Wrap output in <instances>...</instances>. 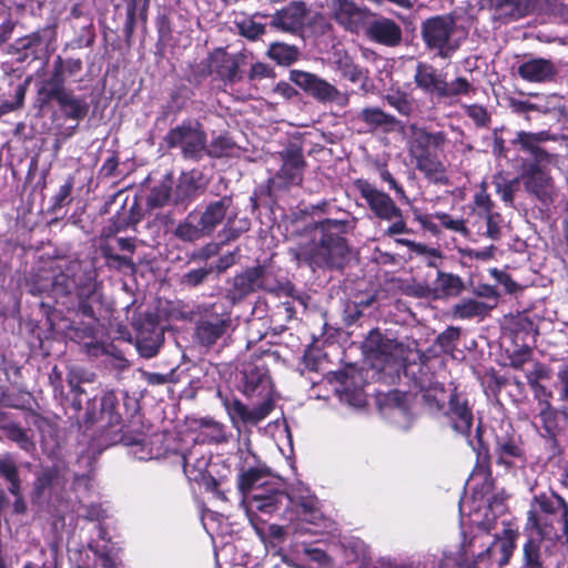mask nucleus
Returning a JSON list of instances; mask_svg holds the SVG:
<instances>
[{"mask_svg":"<svg viewBox=\"0 0 568 568\" xmlns=\"http://www.w3.org/2000/svg\"><path fill=\"white\" fill-rule=\"evenodd\" d=\"M358 119L365 122L371 130L382 126L388 128L395 124V118L378 108L363 109L358 114Z\"/></svg>","mask_w":568,"mask_h":568,"instance_id":"36","label":"nucleus"},{"mask_svg":"<svg viewBox=\"0 0 568 568\" xmlns=\"http://www.w3.org/2000/svg\"><path fill=\"white\" fill-rule=\"evenodd\" d=\"M422 376L415 381V386L423 394V398L429 404L437 408H442L445 400H449L452 393H457L456 388L450 384L448 388H445L443 383L438 382L433 375L423 373V368H418Z\"/></svg>","mask_w":568,"mask_h":568,"instance_id":"13","label":"nucleus"},{"mask_svg":"<svg viewBox=\"0 0 568 568\" xmlns=\"http://www.w3.org/2000/svg\"><path fill=\"white\" fill-rule=\"evenodd\" d=\"M265 288H268L267 272L260 265L235 275L227 295L235 303L257 290Z\"/></svg>","mask_w":568,"mask_h":568,"instance_id":"10","label":"nucleus"},{"mask_svg":"<svg viewBox=\"0 0 568 568\" xmlns=\"http://www.w3.org/2000/svg\"><path fill=\"white\" fill-rule=\"evenodd\" d=\"M201 433L197 439L210 443H222L226 439L223 426L212 419H202L200 422Z\"/></svg>","mask_w":568,"mask_h":568,"instance_id":"39","label":"nucleus"},{"mask_svg":"<svg viewBox=\"0 0 568 568\" xmlns=\"http://www.w3.org/2000/svg\"><path fill=\"white\" fill-rule=\"evenodd\" d=\"M225 408L233 423H247L248 408L240 400L225 402Z\"/></svg>","mask_w":568,"mask_h":568,"instance_id":"50","label":"nucleus"},{"mask_svg":"<svg viewBox=\"0 0 568 568\" xmlns=\"http://www.w3.org/2000/svg\"><path fill=\"white\" fill-rule=\"evenodd\" d=\"M435 217L440 222V224L444 227L464 235L468 234V229L466 227L464 220L453 219L447 213H436Z\"/></svg>","mask_w":568,"mask_h":568,"instance_id":"52","label":"nucleus"},{"mask_svg":"<svg viewBox=\"0 0 568 568\" xmlns=\"http://www.w3.org/2000/svg\"><path fill=\"white\" fill-rule=\"evenodd\" d=\"M465 113L474 121L477 126H488L490 115L487 110L478 104L465 105Z\"/></svg>","mask_w":568,"mask_h":568,"instance_id":"49","label":"nucleus"},{"mask_svg":"<svg viewBox=\"0 0 568 568\" xmlns=\"http://www.w3.org/2000/svg\"><path fill=\"white\" fill-rule=\"evenodd\" d=\"M546 140H548V134L546 132L530 133V132L520 131L517 133L514 142L519 144L523 150L532 154L535 156L536 161L539 163L542 161H549V159H550V155L547 154L539 146L540 143H542Z\"/></svg>","mask_w":568,"mask_h":568,"instance_id":"24","label":"nucleus"},{"mask_svg":"<svg viewBox=\"0 0 568 568\" xmlns=\"http://www.w3.org/2000/svg\"><path fill=\"white\" fill-rule=\"evenodd\" d=\"M272 408V403L270 400H265L253 409H248L247 423L257 424L271 413Z\"/></svg>","mask_w":568,"mask_h":568,"instance_id":"57","label":"nucleus"},{"mask_svg":"<svg viewBox=\"0 0 568 568\" xmlns=\"http://www.w3.org/2000/svg\"><path fill=\"white\" fill-rule=\"evenodd\" d=\"M537 4L538 0H497L499 14L514 20L529 14Z\"/></svg>","mask_w":568,"mask_h":568,"instance_id":"27","label":"nucleus"},{"mask_svg":"<svg viewBox=\"0 0 568 568\" xmlns=\"http://www.w3.org/2000/svg\"><path fill=\"white\" fill-rule=\"evenodd\" d=\"M496 520L495 515L489 510L485 514V520L478 523V528L487 534H493L494 541L487 549L477 556V560H483L486 557H491L497 550L500 552L498 562L500 566L507 565L515 549V539L517 537V529L510 525H506L503 520Z\"/></svg>","mask_w":568,"mask_h":568,"instance_id":"5","label":"nucleus"},{"mask_svg":"<svg viewBox=\"0 0 568 568\" xmlns=\"http://www.w3.org/2000/svg\"><path fill=\"white\" fill-rule=\"evenodd\" d=\"M420 248H416L415 254L422 256L426 264L432 267H437L443 254L438 248L427 246L419 243Z\"/></svg>","mask_w":568,"mask_h":568,"instance_id":"53","label":"nucleus"},{"mask_svg":"<svg viewBox=\"0 0 568 568\" xmlns=\"http://www.w3.org/2000/svg\"><path fill=\"white\" fill-rule=\"evenodd\" d=\"M231 149L232 143L227 138L217 136L206 146V153L211 156L221 158L226 155Z\"/></svg>","mask_w":568,"mask_h":568,"instance_id":"54","label":"nucleus"},{"mask_svg":"<svg viewBox=\"0 0 568 568\" xmlns=\"http://www.w3.org/2000/svg\"><path fill=\"white\" fill-rule=\"evenodd\" d=\"M312 22V11L303 1H293L271 17V26L288 33H298Z\"/></svg>","mask_w":568,"mask_h":568,"instance_id":"8","label":"nucleus"},{"mask_svg":"<svg viewBox=\"0 0 568 568\" xmlns=\"http://www.w3.org/2000/svg\"><path fill=\"white\" fill-rule=\"evenodd\" d=\"M290 79L301 89L321 102H334L338 105H345L348 101L346 94L342 93L326 80L313 73L301 70H292Z\"/></svg>","mask_w":568,"mask_h":568,"instance_id":"7","label":"nucleus"},{"mask_svg":"<svg viewBox=\"0 0 568 568\" xmlns=\"http://www.w3.org/2000/svg\"><path fill=\"white\" fill-rule=\"evenodd\" d=\"M229 324V318L217 316L203 320L196 327V336L201 344L213 345L225 333Z\"/></svg>","mask_w":568,"mask_h":568,"instance_id":"20","label":"nucleus"},{"mask_svg":"<svg viewBox=\"0 0 568 568\" xmlns=\"http://www.w3.org/2000/svg\"><path fill=\"white\" fill-rule=\"evenodd\" d=\"M560 384V398L568 400V364H562L557 373Z\"/></svg>","mask_w":568,"mask_h":568,"instance_id":"64","label":"nucleus"},{"mask_svg":"<svg viewBox=\"0 0 568 568\" xmlns=\"http://www.w3.org/2000/svg\"><path fill=\"white\" fill-rule=\"evenodd\" d=\"M284 500H286L285 494L270 488L266 494H253L250 500V508L271 514L277 510Z\"/></svg>","mask_w":568,"mask_h":568,"instance_id":"26","label":"nucleus"},{"mask_svg":"<svg viewBox=\"0 0 568 568\" xmlns=\"http://www.w3.org/2000/svg\"><path fill=\"white\" fill-rule=\"evenodd\" d=\"M63 75H62V60L58 58L54 62V71L51 78L44 83L41 89V93L45 94L47 99L59 100L61 94H67L68 92L63 88Z\"/></svg>","mask_w":568,"mask_h":568,"instance_id":"35","label":"nucleus"},{"mask_svg":"<svg viewBox=\"0 0 568 568\" xmlns=\"http://www.w3.org/2000/svg\"><path fill=\"white\" fill-rule=\"evenodd\" d=\"M2 432L6 437L16 442L20 448L30 452L33 448V443L28 437L26 432L13 423H8L2 426Z\"/></svg>","mask_w":568,"mask_h":568,"instance_id":"42","label":"nucleus"},{"mask_svg":"<svg viewBox=\"0 0 568 568\" xmlns=\"http://www.w3.org/2000/svg\"><path fill=\"white\" fill-rule=\"evenodd\" d=\"M304 168L303 155L298 151H287L283 155V165L277 173L285 184H300L302 182Z\"/></svg>","mask_w":568,"mask_h":568,"instance_id":"19","label":"nucleus"},{"mask_svg":"<svg viewBox=\"0 0 568 568\" xmlns=\"http://www.w3.org/2000/svg\"><path fill=\"white\" fill-rule=\"evenodd\" d=\"M526 377L529 386H535L540 384V379L549 378V371L545 365L536 363L534 368L526 374Z\"/></svg>","mask_w":568,"mask_h":568,"instance_id":"58","label":"nucleus"},{"mask_svg":"<svg viewBox=\"0 0 568 568\" xmlns=\"http://www.w3.org/2000/svg\"><path fill=\"white\" fill-rule=\"evenodd\" d=\"M529 535L524 545L523 568H544L555 541L568 542V507L558 495L534 498L528 513Z\"/></svg>","mask_w":568,"mask_h":568,"instance_id":"1","label":"nucleus"},{"mask_svg":"<svg viewBox=\"0 0 568 568\" xmlns=\"http://www.w3.org/2000/svg\"><path fill=\"white\" fill-rule=\"evenodd\" d=\"M353 222L344 220H324L314 230V242L291 250L297 263H306L312 268L336 267L344 265L348 247L342 234L353 229Z\"/></svg>","mask_w":568,"mask_h":568,"instance_id":"2","label":"nucleus"},{"mask_svg":"<svg viewBox=\"0 0 568 568\" xmlns=\"http://www.w3.org/2000/svg\"><path fill=\"white\" fill-rule=\"evenodd\" d=\"M214 271L213 266L193 268L181 276V284L187 287H196L204 283L207 276Z\"/></svg>","mask_w":568,"mask_h":568,"instance_id":"44","label":"nucleus"},{"mask_svg":"<svg viewBox=\"0 0 568 568\" xmlns=\"http://www.w3.org/2000/svg\"><path fill=\"white\" fill-rule=\"evenodd\" d=\"M535 106H538L535 111L542 113L562 114L565 111L561 98L556 94L549 95L544 101L535 103Z\"/></svg>","mask_w":568,"mask_h":568,"instance_id":"48","label":"nucleus"},{"mask_svg":"<svg viewBox=\"0 0 568 568\" xmlns=\"http://www.w3.org/2000/svg\"><path fill=\"white\" fill-rule=\"evenodd\" d=\"M538 416L542 428L550 436L558 429V413L551 406L550 402H542L540 407H537Z\"/></svg>","mask_w":568,"mask_h":568,"instance_id":"40","label":"nucleus"},{"mask_svg":"<svg viewBox=\"0 0 568 568\" xmlns=\"http://www.w3.org/2000/svg\"><path fill=\"white\" fill-rule=\"evenodd\" d=\"M271 388V381L266 372L262 368L254 367L244 372V392L245 394L258 395L267 394Z\"/></svg>","mask_w":568,"mask_h":568,"instance_id":"28","label":"nucleus"},{"mask_svg":"<svg viewBox=\"0 0 568 568\" xmlns=\"http://www.w3.org/2000/svg\"><path fill=\"white\" fill-rule=\"evenodd\" d=\"M439 283L445 293L457 295L462 292L464 285L459 276L448 273L439 274Z\"/></svg>","mask_w":568,"mask_h":568,"instance_id":"47","label":"nucleus"},{"mask_svg":"<svg viewBox=\"0 0 568 568\" xmlns=\"http://www.w3.org/2000/svg\"><path fill=\"white\" fill-rule=\"evenodd\" d=\"M41 554L47 557L43 562L31 561L26 564L23 568H57L55 551L53 549L49 552L41 550Z\"/></svg>","mask_w":568,"mask_h":568,"instance_id":"63","label":"nucleus"},{"mask_svg":"<svg viewBox=\"0 0 568 568\" xmlns=\"http://www.w3.org/2000/svg\"><path fill=\"white\" fill-rule=\"evenodd\" d=\"M446 415L455 432L465 436L469 435L474 416L467 398L462 393L450 394Z\"/></svg>","mask_w":568,"mask_h":568,"instance_id":"12","label":"nucleus"},{"mask_svg":"<svg viewBox=\"0 0 568 568\" xmlns=\"http://www.w3.org/2000/svg\"><path fill=\"white\" fill-rule=\"evenodd\" d=\"M286 500L301 507L303 513H313L317 508V498L302 483L291 487Z\"/></svg>","mask_w":568,"mask_h":568,"instance_id":"30","label":"nucleus"},{"mask_svg":"<svg viewBox=\"0 0 568 568\" xmlns=\"http://www.w3.org/2000/svg\"><path fill=\"white\" fill-rule=\"evenodd\" d=\"M390 222L392 224L384 231V235L394 236L398 234L408 233V227L406 225V222L404 221L402 211L400 215L394 217Z\"/></svg>","mask_w":568,"mask_h":568,"instance_id":"61","label":"nucleus"},{"mask_svg":"<svg viewBox=\"0 0 568 568\" xmlns=\"http://www.w3.org/2000/svg\"><path fill=\"white\" fill-rule=\"evenodd\" d=\"M0 476L9 483V491L18 495L20 491V480L13 459L10 456H0Z\"/></svg>","mask_w":568,"mask_h":568,"instance_id":"38","label":"nucleus"},{"mask_svg":"<svg viewBox=\"0 0 568 568\" xmlns=\"http://www.w3.org/2000/svg\"><path fill=\"white\" fill-rule=\"evenodd\" d=\"M229 203L227 199L215 201L209 204L202 214H199L201 230H204L206 235H210L223 222Z\"/></svg>","mask_w":568,"mask_h":568,"instance_id":"23","label":"nucleus"},{"mask_svg":"<svg viewBox=\"0 0 568 568\" xmlns=\"http://www.w3.org/2000/svg\"><path fill=\"white\" fill-rule=\"evenodd\" d=\"M445 142L443 132H429L416 124L408 128L407 151L412 163L428 181L437 184L448 183L446 168L436 153Z\"/></svg>","mask_w":568,"mask_h":568,"instance_id":"3","label":"nucleus"},{"mask_svg":"<svg viewBox=\"0 0 568 568\" xmlns=\"http://www.w3.org/2000/svg\"><path fill=\"white\" fill-rule=\"evenodd\" d=\"M387 103L396 109L403 115H409L413 106L408 99L400 93L387 94L385 97Z\"/></svg>","mask_w":568,"mask_h":568,"instance_id":"55","label":"nucleus"},{"mask_svg":"<svg viewBox=\"0 0 568 568\" xmlns=\"http://www.w3.org/2000/svg\"><path fill=\"white\" fill-rule=\"evenodd\" d=\"M445 75L427 63H418L414 74V81L423 92L440 100L442 91L445 83Z\"/></svg>","mask_w":568,"mask_h":568,"instance_id":"14","label":"nucleus"},{"mask_svg":"<svg viewBox=\"0 0 568 568\" xmlns=\"http://www.w3.org/2000/svg\"><path fill=\"white\" fill-rule=\"evenodd\" d=\"M58 480V473L55 469L45 468L39 471L34 481V493L38 498H41L48 489H50Z\"/></svg>","mask_w":568,"mask_h":568,"instance_id":"43","label":"nucleus"},{"mask_svg":"<svg viewBox=\"0 0 568 568\" xmlns=\"http://www.w3.org/2000/svg\"><path fill=\"white\" fill-rule=\"evenodd\" d=\"M247 78L250 82L257 85L262 80L273 79L274 72L271 67L265 63L256 62L251 65Z\"/></svg>","mask_w":568,"mask_h":568,"instance_id":"46","label":"nucleus"},{"mask_svg":"<svg viewBox=\"0 0 568 568\" xmlns=\"http://www.w3.org/2000/svg\"><path fill=\"white\" fill-rule=\"evenodd\" d=\"M494 252H495L494 245H490L488 247H485L484 250H478V251L471 250V248H460L459 250V253L462 254V256L481 260V261H488V260L493 258Z\"/></svg>","mask_w":568,"mask_h":568,"instance_id":"59","label":"nucleus"},{"mask_svg":"<svg viewBox=\"0 0 568 568\" xmlns=\"http://www.w3.org/2000/svg\"><path fill=\"white\" fill-rule=\"evenodd\" d=\"M333 68L353 83H364L367 79V71L355 64L352 58L342 50H336L332 57Z\"/></svg>","mask_w":568,"mask_h":568,"instance_id":"18","label":"nucleus"},{"mask_svg":"<svg viewBox=\"0 0 568 568\" xmlns=\"http://www.w3.org/2000/svg\"><path fill=\"white\" fill-rule=\"evenodd\" d=\"M474 91L473 84L464 77H458L450 82L445 80L439 101H455L459 97L468 95Z\"/></svg>","mask_w":568,"mask_h":568,"instance_id":"34","label":"nucleus"},{"mask_svg":"<svg viewBox=\"0 0 568 568\" xmlns=\"http://www.w3.org/2000/svg\"><path fill=\"white\" fill-rule=\"evenodd\" d=\"M170 148H179L185 159L199 160L206 153V136L199 123L181 124L165 136Z\"/></svg>","mask_w":568,"mask_h":568,"instance_id":"6","label":"nucleus"},{"mask_svg":"<svg viewBox=\"0 0 568 568\" xmlns=\"http://www.w3.org/2000/svg\"><path fill=\"white\" fill-rule=\"evenodd\" d=\"M204 186L203 176L200 171L192 170L183 172L175 187V201L182 202L189 200L196 194L199 190Z\"/></svg>","mask_w":568,"mask_h":568,"instance_id":"22","label":"nucleus"},{"mask_svg":"<svg viewBox=\"0 0 568 568\" xmlns=\"http://www.w3.org/2000/svg\"><path fill=\"white\" fill-rule=\"evenodd\" d=\"M357 187L369 210L377 219L392 221L394 217L400 215V209L390 196L378 190L375 185L366 181H358Z\"/></svg>","mask_w":568,"mask_h":568,"instance_id":"9","label":"nucleus"},{"mask_svg":"<svg viewBox=\"0 0 568 568\" xmlns=\"http://www.w3.org/2000/svg\"><path fill=\"white\" fill-rule=\"evenodd\" d=\"M367 36L384 45H396L402 40L400 28L389 19H379L369 23L366 28Z\"/></svg>","mask_w":568,"mask_h":568,"instance_id":"16","label":"nucleus"},{"mask_svg":"<svg viewBox=\"0 0 568 568\" xmlns=\"http://www.w3.org/2000/svg\"><path fill=\"white\" fill-rule=\"evenodd\" d=\"M270 57L280 64L288 65L297 59V50L285 43H274L268 50Z\"/></svg>","mask_w":568,"mask_h":568,"instance_id":"41","label":"nucleus"},{"mask_svg":"<svg viewBox=\"0 0 568 568\" xmlns=\"http://www.w3.org/2000/svg\"><path fill=\"white\" fill-rule=\"evenodd\" d=\"M199 221L197 213H190L183 222H181L174 234L182 241L194 242L204 236H207Z\"/></svg>","mask_w":568,"mask_h":568,"instance_id":"29","label":"nucleus"},{"mask_svg":"<svg viewBox=\"0 0 568 568\" xmlns=\"http://www.w3.org/2000/svg\"><path fill=\"white\" fill-rule=\"evenodd\" d=\"M493 306L474 298H464L453 306L452 314L454 318L470 320L474 317H484Z\"/></svg>","mask_w":568,"mask_h":568,"instance_id":"25","label":"nucleus"},{"mask_svg":"<svg viewBox=\"0 0 568 568\" xmlns=\"http://www.w3.org/2000/svg\"><path fill=\"white\" fill-rule=\"evenodd\" d=\"M271 478V473L265 466H251L241 470L237 487L242 494L246 495L268 486Z\"/></svg>","mask_w":568,"mask_h":568,"instance_id":"17","label":"nucleus"},{"mask_svg":"<svg viewBox=\"0 0 568 568\" xmlns=\"http://www.w3.org/2000/svg\"><path fill=\"white\" fill-rule=\"evenodd\" d=\"M197 452L192 450L183 456V468L186 476L191 479L197 480L206 471L210 458L203 454L196 456Z\"/></svg>","mask_w":568,"mask_h":568,"instance_id":"32","label":"nucleus"},{"mask_svg":"<svg viewBox=\"0 0 568 568\" xmlns=\"http://www.w3.org/2000/svg\"><path fill=\"white\" fill-rule=\"evenodd\" d=\"M497 462L500 465L510 467H523L525 457L523 448L514 440H499L496 447Z\"/></svg>","mask_w":568,"mask_h":568,"instance_id":"21","label":"nucleus"},{"mask_svg":"<svg viewBox=\"0 0 568 568\" xmlns=\"http://www.w3.org/2000/svg\"><path fill=\"white\" fill-rule=\"evenodd\" d=\"M159 343L156 341H138L139 353L146 358L155 356L159 352Z\"/></svg>","mask_w":568,"mask_h":568,"instance_id":"62","label":"nucleus"},{"mask_svg":"<svg viewBox=\"0 0 568 568\" xmlns=\"http://www.w3.org/2000/svg\"><path fill=\"white\" fill-rule=\"evenodd\" d=\"M378 351L381 354L386 356L387 362L397 363L403 358V346L389 339L382 342V344L378 346Z\"/></svg>","mask_w":568,"mask_h":568,"instance_id":"51","label":"nucleus"},{"mask_svg":"<svg viewBox=\"0 0 568 568\" xmlns=\"http://www.w3.org/2000/svg\"><path fill=\"white\" fill-rule=\"evenodd\" d=\"M64 114L73 120H80L88 112V104L84 100L79 99L71 93L61 94L57 101Z\"/></svg>","mask_w":568,"mask_h":568,"instance_id":"33","label":"nucleus"},{"mask_svg":"<svg viewBox=\"0 0 568 568\" xmlns=\"http://www.w3.org/2000/svg\"><path fill=\"white\" fill-rule=\"evenodd\" d=\"M339 399L351 406L362 407L366 404V396L362 386L354 385L345 377V381L341 383V387L337 388Z\"/></svg>","mask_w":568,"mask_h":568,"instance_id":"37","label":"nucleus"},{"mask_svg":"<svg viewBox=\"0 0 568 568\" xmlns=\"http://www.w3.org/2000/svg\"><path fill=\"white\" fill-rule=\"evenodd\" d=\"M527 192L534 194L544 203L550 201L555 193L551 176L538 163L527 166L521 175Z\"/></svg>","mask_w":568,"mask_h":568,"instance_id":"11","label":"nucleus"},{"mask_svg":"<svg viewBox=\"0 0 568 568\" xmlns=\"http://www.w3.org/2000/svg\"><path fill=\"white\" fill-rule=\"evenodd\" d=\"M456 24L449 16H435L422 23V38L429 50L444 59L459 48V42L455 38Z\"/></svg>","mask_w":568,"mask_h":568,"instance_id":"4","label":"nucleus"},{"mask_svg":"<svg viewBox=\"0 0 568 568\" xmlns=\"http://www.w3.org/2000/svg\"><path fill=\"white\" fill-rule=\"evenodd\" d=\"M487 230L485 235L491 240L500 237V216L499 214L488 213L486 216Z\"/></svg>","mask_w":568,"mask_h":568,"instance_id":"60","label":"nucleus"},{"mask_svg":"<svg viewBox=\"0 0 568 568\" xmlns=\"http://www.w3.org/2000/svg\"><path fill=\"white\" fill-rule=\"evenodd\" d=\"M170 197L169 187L165 184H162L158 187H154L149 195V205L154 207L163 206L168 203Z\"/></svg>","mask_w":568,"mask_h":568,"instance_id":"56","label":"nucleus"},{"mask_svg":"<svg viewBox=\"0 0 568 568\" xmlns=\"http://www.w3.org/2000/svg\"><path fill=\"white\" fill-rule=\"evenodd\" d=\"M236 26L242 36L252 40L263 34L265 30L264 23L256 21L254 18H243L236 22Z\"/></svg>","mask_w":568,"mask_h":568,"instance_id":"45","label":"nucleus"},{"mask_svg":"<svg viewBox=\"0 0 568 568\" xmlns=\"http://www.w3.org/2000/svg\"><path fill=\"white\" fill-rule=\"evenodd\" d=\"M556 73L555 64L550 60L542 58L529 59L518 67V74L528 82H547Z\"/></svg>","mask_w":568,"mask_h":568,"instance_id":"15","label":"nucleus"},{"mask_svg":"<svg viewBox=\"0 0 568 568\" xmlns=\"http://www.w3.org/2000/svg\"><path fill=\"white\" fill-rule=\"evenodd\" d=\"M118 404L114 392H105L101 397V413L98 420L110 427L119 425L121 423V415L116 410Z\"/></svg>","mask_w":568,"mask_h":568,"instance_id":"31","label":"nucleus"}]
</instances>
